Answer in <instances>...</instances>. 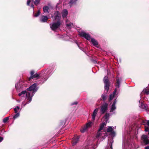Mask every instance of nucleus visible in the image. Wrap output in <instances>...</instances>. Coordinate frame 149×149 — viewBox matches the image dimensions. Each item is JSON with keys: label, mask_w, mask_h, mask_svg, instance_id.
I'll return each mask as SVG.
<instances>
[{"label": "nucleus", "mask_w": 149, "mask_h": 149, "mask_svg": "<svg viewBox=\"0 0 149 149\" xmlns=\"http://www.w3.org/2000/svg\"><path fill=\"white\" fill-rule=\"evenodd\" d=\"M54 71V69L53 67L49 68L47 70H42L40 74L36 73L34 74V71L32 70L30 72L31 76L29 79V80L30 81L31 79L40 77H42L41 81H42V83H43L52 75Z\"/></svg>", "instance_id": "1"}, {"label": "nucleus", "mask_w": 149, "mask_h": 149, "mask_svg": "<svg viewBox=\"0 0 149 149\" xmlns=\"http://www.w3.org/2000/svg\"><path fill=\"white\" fill-rule=\"evenodd\" d=\"M42 81H40L39 82L38 81L37 83H34L27 89L28 92L26 94V99L28 101H26L25 103L24 102L22 103V104L24 105V106L31 102L32 97L38 89V87L37 86V85L42 84Z\"/></svg>", "instance_id": "2"}, {"label": "nucleus", "mask_w": 149, "mask_h": 149, "mask_svg": "<svg viewBox=\"0 0 149 149\" xmlns=\"http://www.w3.org/2000/svg\"><path fill=\"white\" fill-rule=\"evenodd\" d=\"M121 81V78H117L116 79V88L114 90L112 94H111L110 95L109 99L110 100H111L113 99L114 98H115L116 95L117 90L118 88V90L119 91L120 88V83Z\"/></svg>", "instance_id": "3"}, {"label": "nucleus", "mask_w": 149, "mask_h": 149, "mask_svg": "<svg viewBox=\"0 0 149 149\" xmlns=\"http://www.w3.org/2000/svg\"><path fill=\"white\" fill-rule=\"evenodd\" d=\"M51 17L54 21L61 22V14L58 11H55L54 13L52 14Z\"/></svg>", "instance_id": "4"}, {"label": "nucleus", "mask_w": 149, "mask_h": 149, "mask_svg": "<svg viewBox=\"0 0 149 149\" xmlns=\"http://www.w3.org/2000/svg\"><path fill=\"white\" fill-rule=\"evenodd\" d=\"M61 24V22L56 21L51 24H50V26L52 30L55 31L57 29L60 28Z\"/></svg>", "instance_id": "5"}, {"label": "nucleus", "mask_w": 149, "mask_h": 149, "mask_svg": "<svg viewBox=\"0 0 149 149\" xmlns=\"http://www.w3.org/2000/svg\"><path fill=\"white\" fill-rule=\"evenodd\" d=\"M24 87V82L22 81L18 82L15 84L16 89L18 92H19L23 90Z\"/></svg>", "instance_id": "6"}, {"label": "nucleus", "mask_w": 149, "mask_h": 149, "mask_svg": "<svg viewBox=\"0 0 149 149\" xmlns=\"http://www.w3.org/2000/svg\"><path fill=\"white\" fill-rule=\"evenodd\" d=\"M141 142L143 145H146L149 144V137L145 135H143L141 136Z\"/></svg>", "instance_id": "7"}, {"label": "nucleus", "mask_w": 149, "mask_h": 149, "mask_svg": "<svg viewBox=\"0 0 149 149\" xmlns=\"http://www.w3.org/2000/svg\"><path fill=\"white\" fill-rule=\"evenodd\" d=\"M107 123L105 122H104L100 124L98 131L97 133L96 136V139H97L98 140H99L100 137L102 135V134L100 133V132L102 130L104 126L106 125Z\"/></svg>", "instance_id": "8"}, {"label": "nucleus", "mask_w": 149, "mask_h": 149, "mask_svg": "<svg viewBox=\"0 0 149 149\" xmlns=\"http://www.w3.org/2000/svg\"><path fill=\"white\" fill-rule=\"evenodd\" d=\"M93 124V123L91 122H89L87 123L86 125L83 127L80 131L81 132L84 133L88 130L89 129L91 128Z\"/></svg>", "instance_id": "9"}, {"label": "nucleus", "mask_w": 149, "mask_h": 149, "mask_svg": "<svg viewBox=\"0 0 149 149\" xmlns=\"http://www.w3.org/2000/svg\"><path fill=\"white\" fill-rule=\"evenodd\" d=\"M103 81L104 82L105 84L104 88L105 90H107V91H108L110 86V84L107 76H105L104 77Z\"/></svg>", "instance_id": "10"}, {"label": "nucleus", "mask_w": 149, "mask_h": 149, "mask_svg": "<svg viewBox=\"0 0 149 149\" xmlns=\"http://www.w3.org/2000/svg\"><path fill=\"white\" fill-rule=\"evenodd\" d=\"M40 1V0H35V1H34V0H28L27 4L28 6H29L30 3H31V6L33 9L34 6L33 4L34 3L35 5H37L39 4Z\"/></svg>", "instance_id": "11"}, {"label": "nucleus", "mask_w": 149, "mask_h": 149, "mask_svg": "<svg viewBox=\"0 0 149 149\" xmlns=\"http://www.w3.org/2000/svg\"><path fill=\"white\" fill-rule=\"evenodd\" d=\"M79 35L81 36L84 37L88 40H90L91 38L89 34L84 32H81L80 33Z\"/></svg>", "instance_id": "12"}, {"label": "nucleus", "mask_w": 149, "mask_h": 149, "mask_svg": "<svg viewBox=\"0 0 149 149\" xmlns=\"http://www.w3.org/2000/svg\"><path fill=\"white\" fill-rule=\"evenodd\" d=\"M108 104L105 103L101 106V112L102 114L104 113L107 109Z\"/></svg>", "instance_id": "13"}, {"label": "nucleus", "mask_w": 149, "mask_h": 149, "mask_svg": "<svg viewBox=\"0 0 149 149\" xmlns=\"http://www.w3.org/2000/svg\"><path fill=\"white\" fill-rule=\"evenodd\" d=\"M115 99V100L113 102L111 108L110 112H113V111L116 109V107L115 105L117 102L116 98Z\"/></svg>", "instance_id": "14"}, {"label": "nucleus", "mask_w": 149, "mask_h": 149, "mask_svg": "<svg viewBox=\"0 0 149 149\" xmlns=\"http://www.w3.org/2000/svg\"><path fill=\"white\" fill-rule=\"evenodd\" d=\"M139 107H140L144 109L146 111H147L148 108V105L144 104L142 102L141 103L139 104Z\"/></svg>", "instance_id": "15"}, {"label": "nucleus", "mask_w": 149, "mask_h": 149, "mask_svg": "<svg viewBox=\"0 0 149 149\" xmlns=\"http://www.w3.org/2000/svg\"><path fill=\"white\" fill-rule=\"evenodd\" d=\"M79 138V137L78 136H75L73 138L72 140V144L73 146L74 145L77 143Z\"/></svg>", "instance_id": "16"}, {"label": "nucleus", "mask_w": 149, "mask_h": 149, "mask_svg": "<svg viewBox=\"0 0 149 149\" xmlns=\"http://www.w3.org/2000/svg\"><path fill=\"white\" fill-rule=\"evenodd\" d=\"M68 13V11L66 9L63 10L61 13L62 17L63 18L66 17Z\"/></svg>", "instance_id": "17"}, {"label": "nucleus", "mask_w": 149, "mask_h": 149, "mask_svg": "<svg viewBox=\"0 0 149 149\" xmlns=\"http://www.w3.org/2000/svg\"><path fill=\"white\" fill-rule=\"evenodd\" d=\"M49 18H48L47 16L42 15L40 18V20L41 22H47V20Z\"/></svg>", "instance_id": "18"}, {"label": "nucleus", "mask_w": 149, "mask_h": 149, "mask_svg": "<svg viewBox=\"0 0 149 149\" xmlns=\"http://www.w3.org/2000/svg\"><path fill=\"white\" fill-rule=\"evenodd\" d=\"M113 139H108V144H109V146L111 149H112V143L113 142Z\"/></svg>", "instance_id": "19"}, {"label": "nucleus", "mask_w": 149, "mask_h": 149, "mask_svg": "<svg viewBox=\"0 0 149 149\" xmlns=\"http://www.w3.org/2000/svg\"><path fill=\"white\" fill-rule=\"evenodd\" d=\"M91 42L93 45L95 47H96L98 45V42L97 41L93 38H91Z\"/></svg>", "instance_id": "20"}, {"label": "nucleus", "mask_w": 149, "mask_h": 149, "mask_svg": "<svg viewBox=\"0 0 149 149\" xmlns=\"http://www.w3.org/2000/svg\"><path fill=\"white\" fill-rule=\"evenodd\" d=\"M98 110V108L95 109L92 115V118L93 120L95 119V117L97 113Z\"/></svg>", "instance_id": "21"}, {"label": "nucleus", "mask_w": 149, "mask_h": 149, "mask_svg": "<svg viewBox=\"0 0 149 149\" xmlns=\"http://www.w3.org/2000/svg\"><path fill=\"white\" fill-rule=\"evenodd\" d=\"M28 91H22L21 93H19L18 94V95L19 96H24L25 94H26V93H27Z\"/></svg>", "instance_id": "22"}, {"label": "nucleus", "mask_w": 149, "mask_h": 149, "mask_svg": "<svg viewBox=\"0 0 149 149\" xmlns=\"http://www.w3.org/2000/svg\"><path fill=\"white\" fill-rule=\"evenodd\" d=\"M49 7L47 6H44L43 8V10L44 13H49Z\"/></svg>", "instance_id": "23"}, {"label": "nucleus", "mask_w": 149, "mask_h": 149, "mask_svg": "<svg viewBox=\"0 0 149 149\" xmlns=\"http://www.w3.org/2000/svg\"><path fill=\"white\" fill-rule=\"evenodd\" d=\"M144 93H145L146 94L148 95L149 94V90H148L147 89H144L143 92L140 94V95L141 97H142V94Z\"/></svg>", "instance_id": "24"}, {"label": "nucleus", "mask_w": 149, "mask_h": 149, "mask_svg": "<svg viewBox=\"0 0 149 149\" xmlns=\"http://www.w3.org/2000/svg\"><path fill=\"white\" fill-rule=\"evenodd\" d=\"M109 115L108 113H106L104 116L103 117V118H104L105 119V122L107 123L108 120L109 118Z\"/></svg>", "instance_id": "25"}, {"label": "nucleus", "mask_w": 149, "mask_h": 149, "mask_svg": "<svg viewBox=\"0 0 149 149\" xmlns=\"http://www.w3.org/2000/svg\"><path fill=\"white\" fill-rule=\"evenodd\" d=\"M114 127L112 126L109 127L107 129V132H110L113 130V128Z\"/></svg>", "instance_id": "26"}, {"label": "nucleus", "mask_w": 149, "mask_h": 149, "mask_svg": "<svg viewBox=\"0 0 149 149\" xmlns=\"http://www.w3.org/2000/svg\"><path fill=\"white\" fill-rule=\"evenodd\" d=\"M20 108L18 106H17L14 108V111L15 113H17L19 112H20L19 111Z\"/></svg>", "instance_id": "27"}, {"label": "nucleus", "mask_w": 149, "mask_h": 149, "mask_svg": "<svg viewBox=\"0 0 149 149\" xmlns=\"http://www.w3.org/2000/svg\"><path fill=\"white\" fill-rule=\"evenodd\" d=\"M34 12H33V16L34 17H38L40 14V12L39 10H38L37 12L34 14Z\"/></svg>", "instance_id": "28"}, {"label": "nucleus", "mask_w": 149, "mask_h": 149, "mask_svg": "<svg viewBox=\"0 0 149 149\" xmlns=\"http://www.w3.org/2000/svg\"><path fill=\"white\" fill-rule=\"evenodd\" d=\"M66 25L68 28H70L71 26L73 25V24L71 23H67V20H66Z\"/></svg>", "instance_id": "29"}, {"label": "nucleus", "mask_w": 149, "mask_h": 149, "mask_svg": "<svg viewBox=\"0 0 149 149\" xmlns=\"http://www.w3.org/2000/svg\"><path fill=\"white\" fill-rule=\"evenodd\" d=\"M127 144V142L125 141V139H124L123 138V149L125 147L126 144Z\"/></svg>", "instance_id": "30"}, {"label": "nucleus", "mask_w": 149, "mask_h": 149, "mask_svg": "<svg viewBox=\"0 0 149 149\" xmlns=\"http://www.w3.org/2000/svg\"><path fill=\"white\" fill-rule=\"evenodd\" d=\"M16 114L13 116V118L14 119H15L18 117H19L20 116V113L19 112L16 113Z\"/></svg>", "instance_id": "31"}, {"label": "nucleus", "mask_w": 149, "mask_h": 149, "mask_svg": "<svg viewBox=\"0 0 149 149\" xmlns=\"http://www.w3.org/2000/svg\"><path fill=\"white\" fill-rule=\"evenodd\" d=\"M107 95L105 94H103L102 95V99L104 101L106 99Z\"/></svg>", "instance_id": "32"}, {"label": "nucleus", "mask_w": 149, "mask_h": 149, "mask_svg": "<svg viewBox=\"0 0 149 149\" xmlns=\"http://www.w3.org/2000/svg\"><path fill=\"white\" fill-rule=\"evenodd\" d=\"M9 119V117H6L4 118L3 120V122L4 123H6L8 120Z\"/></svg>", "instance_id": "33"}, {"label": "nucleus", "mask_w": 149, "mask_h": 149, "mask_svg": "<svg viewBox=\"0 0 149 149\" xmlns=\"http://www.w3.org/2000/svg\"><path fill=\"white\" fill-rule=\"evenodd\" d=\"M75 43H76L77 44V45L78 46V47H79V48L80 49H81V50H83V49L80 46V45L81 44V43H80V44H79V43L77 42H75Z\"/></svg>", "instance_id": "34"}, {"label": "nucleus", "mask_w": 149, "mask_h": 149, "mask_svg": "<svg viewBox=\"0 0 149 149\" xmlns=\"http://www.w3.org/2000/svg\"><path fill=\"white\" fill-rule=\"evenodd\" d=\"M134 147V144H133V145L132 144L131 145L130 144L128 146V148L130 149H131V148H132L133 147Z\"/></svg>", "instance_id": "35"}, {"label": "nucleus", "mask_w": 149, "mask_h": 149, "mask_svg": "<svg viewBox=\"0 0 149 149\" xmlns=\"http://www.w3.org/2000/svg\"><path fill=\"white\" fill-rule=\"evenodd\" d=\"M111 135L112 136H114L115 135V133L114 131H112V132H111Z\"/></svg>", "instance_id": "36"}, {"label": "nucleus", "mask_w": 149, "mask_h": 149, "mask_svg": "<svg viewBox=\"0 0 149 149\" xmlns=\"http://www.w3.org/2000/svg\"><path fill=\"white\" fill-rule=\"evenodd\" d=\"M146 121H143V124L144 125V123H146ZM146 123L147 125L149 126V120L146 121Z\"/></svg>", "instance_id": "37"}, {"label": "nucleus", "mask_w": 149, "mask_h": 149, "mask_svg": "<svg viewBox=\"0 0 149 149\" xmlns=\"http://www.w3.org/2000/svg\"><path fill=\"white\" fill-rule=\"evenodd\" d=\"M77 104H78V102L76 101V102H74L71 103V105L72 106V105H77Z\"/></svg>", "instance_id": "38"}, {"label": "nucleus", "mask_w": 149, "mask_h": 149, "mask_svg": "<svg viewBox=\"0 0 149 149\" xmlns=\"http://www.w3.org/2000/svg\"><path fill=\"white\" fill-rule=\"evenodd\" d=\"M145 131L148 132V134L149 135V129L148 127H146L145 129Z\"/></svg>", "instance_id": "39"}, {"label": "nucleus", "mask_w": 149, "mask_h": 149, "mask_svg": "<svg viewBox=\"0 0 149 149\" xmlns=\"http://www.w3.org/2000/svg\"><path fill=\"white\" fill-rule=\"evenodd\" d=\"M3 140V138L2 137H0V142L2 141Z\"/></svg>", "instance_id": "40"}, {"label": "nucleus", "mask_w": 149, "mask_h": 149, "mask_svg": "<svg viewBox=\"0 0 149 149\" xmlns=\"http://www.w3.org/2000/svg\"><path fill=\"white\" fill-rule=\"evenodd\" d=\"M145 149H149V146H148L145 147Z\"/></svg>", "instance_id": "41"}, {"label": "nucleus", "mask_w": 149, "mask_h": 149, "mask_svg": "<svg viewBox=\"0 0 149 149\" xmlns=\"http://www.w3.org/2000/svg\"><path fill=\"white\" fill-rule=\"evenodd\" d=\"M93 62L95 63H97V61L96 60H93Z\"/></svg>", "instance_id": "42"}, {"label": "nucleus", "mask_w": 149, "mask_h": 149, "mask_svg": "<svg viewBox=\"0 0 149 149\" xmlns=\"http://www.w3.org/2000/svg\"><path fill=\"white\" fill-rule=\"evenodd\" d=\"M17 102H20V101L19 100H17Z\"/></svg>", "instance_id": "43"}, {"label": "nucleus", "mask_w": 149, "mask_h": 149, "mask_svg": "<svg viewBox=\"0 0 149 149\" xmlns=\"http://www.w3.org/2000/svg\"><path fill=\"white\" fill-rule=\"evenodd\" d=\"M89 148V147L87 146V147H86V148Z\"/></svg>", "instance_id": "44"}, {"label": "nucleus", "mask_w": 149, "mask_h": 149, "mask_svg": "<svg viewBox=\"0 0 149 149\" xmlns=\"http://www.w3.org/2000/svg\"><path fill=\"white\" fill-rule=\"evenodd\" d=\"M148 87H149V85H148Z\"/></svg>", "instance_id": "45"}]
</instances>
